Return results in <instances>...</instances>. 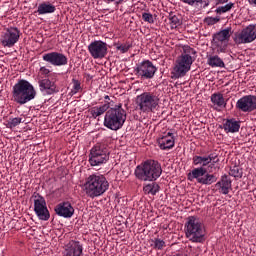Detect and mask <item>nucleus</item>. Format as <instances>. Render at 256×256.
Wrapping results in <instances>:
<instances>
[{
	"label": "nucleus",
	"mask_w": 256,
	"mask_h": 256,
	"mask_svg": "<svg viewBox=\"0 0 256 256\" xmlns=\"http://www.w3.org/2000/svg\"><path fill=\"white\" fill-rule=\"evenodd\" d=\"M116 47V51H120V53H127L129 49L132 47L131 43L126 42V43H116L114 44Z\"/></svg>",
	"instance_id": "c9c22d12"
},
{
	"label": "nucleus",
	"mask_w": 256,
	"mask_h": 256,
	"mask_svg": "<svg viewBox=\"0 0 256 256\" xmlns=\"http://www.w3.org/2000/svg\"><path fill=\"white\" fill-rule=\"evenodd\" d=\"M109 148L105 144H97L92 147L89 155V163L91 167H99L105 165L109 161Z\"/></svg>",
	"instance_id": "6e6552de"
},
{
	"label": "nucleus",
	"mask_w": 256,
	"mask_h": 256,
	"mask_svg": "<svg viewBox=\"0 0 256 256\" xmlns=\"http://www.w3.org/2000/svg\"><path fill=\"white\" fill-rule=\"evenodd\" d=\"M108 3H113V2H115V1H117V0H106ZM120 2L121 1H123V0H119Z\"/></svg>",
	"instance_id": "c03bdc74"
},
{
	"label": "nucleus",
	"mask_w": 256,
	"mask_h": 256,
	"mask_svg": "<svg viewBox=\"0 0 256 256\" xmlns=\"http://www.w3.org/2000/svg\"><path fill=\"white\" fill-rule=\"evenodd\" d=\"M127 121V111L123 109V104L110 108L104 116V127L111 131H119Z\"/></svg>",
	"instance_id": "39448f33"
},
{
	"label": "nucleus",
	"mask_w": 256,
	"mask_h": 256,
	"mask_svg": "<svg viewBox=\"0 0 256 256\" xmlns=\"http://www.w3.org/2000/svg\"><path fill=\"white\" fill-rule=\"evenodd\" d=\"M83 88L81 87V81L73 78L72 79V88H71V95H77L79 91H82Z\"/></svg>",
	"instance_id": "473e14b6"
},
{
	"label": "nucleus",
	"mask_w": 256,
	"mask_h": 256,
	"mask_svg": "<svg viewBox=\"0 0 256 256\" xmlns=\"http://www.w3.org/2000/svg\"><path fill=\"white\" fill-rule=\"evenodd\" d=\"M216 189H218L219 193L222 195H229V191L232 189V181L231 178L227 175L221 176L220 181L215 184Z\"/></svg>",
	"instance_id": "5701e85b"
},
{
	"label": "nucleus",
	"mask_w": 256,
	"mask_h": 256,
	"mask_svg": "<svg viewBox=\"0 0 256 256\" xmlns=\"http://www.w3.org/2000/svg\"><path fill=\"white\" fill-rule=\"evenodd\" d=\"M64 256H82L83 255V244L79 241L71 240L65 245Z\"/></svg>",
	"instance_id": "aec40b11"
},
{
	"label": "nucleus",
	"mask_w": 256,
	"mask_h": 256,
	"mask_svg": "<svg viewBox=\"0 0 256 256\" xmlns=\"http://www.w3.org/2000/svg\"><path fill=\"white\" fill-rule=\"evenodd\" d=\"M207 64L210 67H220V69H223L225 67V62H223V59H221L219 56H209L207 60Z\"/></svg>",
	"instance_id": "c85d7f7f"
},
{
	"label": "nucleus",
	"mask_w": 256,
	"mask_h": 256,
	"mask_svg": "<svg viewBox=\"0 0 256 256\" xmlns=\"http://www.w3.org/2000/svg\"><path fill=\"white\" fill-rule=\"evenodd\" d=\"M229 175L235 177V179H241L243 177V170L237 166L230 168Z\"/></svg>",
	"instance_id": "72a5a7b5"
},
{
	"label": "nucleus",
	"mask_w": 256,
	"mask_h": 256,
	"mask_svg": "<svg viewBox=\"0 0 256 256\" xmlns=\"http://www.w3.org/2000/svg\"><path fill=\"white\" fill-rule=\"evenodd\" d=\"M56 215L64 217V219H71L75 215V208L71 205V202H62L55 208Z\"/></svg>",
	"instance_id": "412c9836"
},
{
	"label": "nucleus",
	"mask_w": 256,
	"mask_h": 256,
	"mask_svg": "<svg viewBox=\"0 0 256 256\" xmlns=\"http://www.w3.org/2000/svg\"><path fill=\"white\" fill-rule=\"evenodd\" d=\"M225 3H229V0H216V5H225Z\"/></svg>",
	"instance_id": "a19ab883"
},
{
	"label": "nucleus",
	"mask_w": 256,
	"mask_h": 256,
	"mask_svg": "<svg viewBox=\"0 0 256 256\" xmlns=\"http://www.w3.org/2000/svg\"><path fill=\"white\" fill-rule=\"evenodd\" d=\"M223 129L226 133H239V129H241V122L235 119H227L223 123Z\"/></svg>",
	"instance_id": "b1692460"
},
{
	"label": "nucleus",
	"mask_w": 256,
	"mask_h": 256,
	"mask_svg": "<svg viewBox=\"0 0 256 256\" xmlns=\"http://www.w3.org/2000/svg\"><path fill=\"white\" fill-rule=\"evenodd\" d=\"M166 23L169 25L170 29H177V27H180L182 22L177 15H169Z\"/></svg>",
	"instance_id": "c756f323"
},
{
	"label": "nucleus",
	"mask_w": 256,
	"mask_h": 256,
	"mask_svg": "<svg viewBox=\"0 0 256 256\" xmlns=\"http://www.w3.org/2000/svg\"><path fill=\"white\" fill-rule=\"evenodd\" d=\"M40 72L42 73V75H49V73H51V71L47 67H41Z\"/></svg>",
	"instance_id": "ea45409f"
},
{
	"label": "nucleus",
	"mask_w": 256,
	"mask_h": 256,
	"mask_svg": "<svg viewBox=\"0 0 256 256\" xmlns=\"http://www.w3.org/2000/svg\"><path fill=\"white\" fill-rule=\"evenodd\" d=\"M161 187L157 182H152L149 184L144 185L143 191L146 195H157L159 193Z\"/></svg>",
	"instance_id": "bb28decb"
},
{
	"label": "nucleus",
	"mask_w": 256,
	"mask_h": 256,
	"mask_svg": "<svg viewBox=\"0 0 256 256\" xmlns=\"http://www.w3.org/2000/svg\"><path fill=\"white\" fill-rule=\"evenodd\" d=\"M219 21H221V17L216 16V17H206L204 19V23H206V25H217V23H219Z\"/></svg>",
	"instance_id": "e433bc0d"
},
{
	"label": "nucleus",
	"mask_w": 256,
	"mask_h": 256,
	"mask_svg": "<svg viewBox=\"0 0 256 256\" xmlns=\"http://www.w3.org/2000/svg\"><path fill=\"white\" fill-rule=\"evenodd\" d=\"M211 102L213 103L214 107H225L227 104L225 103V98L221 93H214L211 95Z\"/></svg>",
	"instance_id": "cd10ccee"
},
{
	"label": "nucleus",
	"mask_w": 256,
	"mask_h": 256,
	"mask_svg": "<svg viewBox=\"0 0 256 256\" xmlns=\"http://www.w3.org/2000/svg\"><path fill=\"white\" fill-rule=\"evenodd\" d=\"M248 3L256 7V0H248Z\"/></svg>",
	"instance_id": "79ce46f5"
},
{
	"label": "nucleus",
	"mask_w": 256,
	"mask_h": 256,
	"mask_svg": "<svg viewBox=\"0 0 256 256\" xmlns=\"http://www.w3.org/2000/svg\"><path fill=\"white\" fill-rule=\"evenodd\" d=\"M236 107L242 113H251L256 109V96L246 95L236 102Z\"/></svg>",
	"instance_id": "a211bd4d"
},
{
	"label": "nucleus",
	"mask_w": 256,
	"mask_h": 256,
	"mask_svg": "<svg viewBox=\"0 0 256 256\" xmlns=\"http://www.w3.org/2000/svg\"><path fill=\"white\" fill-rule=\"evenodd\" d=\"M162 173L161 164L155 160H146L134 171V175L139 181H157Z\"/></svg>",
	"instance_id": "20e7f679"
},
{
	"label": "nucleus",
	"mask_w": 256,
	"mask_h": 256,
	"mask_svg": "<svg viewBox=\"0 0 256 256\" xmlns=\"http://www.w3.org/2000/svg\"><path fill=\"white\" fill-rule=\"evenodd\" d=\"M21 37V31L17 27H10L5 29L0 37V43L2 47H15V44L19 42Z\"/></svg>",
	"instance_id": "f8f14e48"
},
{
	"label": "nucleus",
	"mask_w": 256,
	"mask_h": 256,
	"mask_svg": "<svg viewBox=\"0 0 256 256\" xmlns=\"http://www.w3.org/2000/svg\"><path fill=\"white\" fill-rule=\"evenodd\" d=\"M134 71L139 79L145 81L146 79H153L155 77L157 67L153 65V62L144 60L136 65Z\"/></svg>",
	"instance_id": "9b49d317"
},
{
	"label": "nucleus",
	"mask_w": 256,
	"mask_h": 256,
	"mask_svg": "<svg viewBox=\"0 0 256 256\" xmlns=\"http://www.w3.org/2000/svg\"><path fill=\"white\" fill-rule=\"evenodd\" d=\"M21 123H23V118H20V117L10 118L6 124V127L8 129H15V127H17L18 125H21Z\"/></svg>",
	"instance_id": "2f4dec72"
},
{
	"label": "nucleus",
	"mask_w": 256,
	"mask_h": 256,
	"mask_svg": "<svg viewBox=\"0 0 256 256\" xmlns=\"http://www.w3.org/2000/svg\"><path fill=\"white\" fill-rule=\"evenodd\" d=\"M182 3H186V5H190L193 7V5H196L197 3H203V0H180Z\"/></svg>",
	"instance_id": "58836bf2"
},
{
	"label": "nucleus",
	"mask_w": 256,
	"mask_h": 256,
	"mask_svg": "<svg viewBox=\"0 0 256 256\" xmlns=\"http://www.w3.org/2000/svg\"><path fill=\"white\" fill-rule=\"evenodd\" d=\"M192 163L195 167H208L209 173H213L215 169H219V167L215 166V163H219V158L215 154H209L208 156H198L195 155L192 158Z\"/></svg>",
	"instance_id": "4468645a"
},
{
	"label": "nucleus",
	"mask_w": 256,
	"mask_h": 256,
	"mask_svg": "<svg viewBox=\"0 0 256 256\" xmlns=\"http://www.w3.org/2000/svg\"><path fill=\"white\" fill-rule=\"evenodd\" d=\"M104 100H105V103H109L110 101L109 95L104 96Z\"/></svg>",
	"instance_id": "37998d69"
},
{
	"label": "nucleus",
	"mask_w": 256,
	"mask_h": 256,
	"mask_svg": "<svg viewBox=\"0 0 256 256\" xmlns=\"http://www.w3.org/2000/svg\"><path fill=\"white\" fill-rule=\"evenodd\" d=\"M229 39H231V28L223 29L213 35V45L218 53H225L227 51Z\"/></svg>",
	"instance_id": "ddd939ff"
},
{
	"label": "nucleus",
	"mask_w": 256,
	"mask_h": 256,
	"mask_svg": "<svg viewBox=\"0 0 256 256\" xmlns=\"http://www.w3.org/2000/svg\"><path fill=\"white\" fill-rule=\"evenodd\" d=\"M160 101L159 96L155 93L143 92L136 96L135 104L140 113L149 115V113H155L159 109Z\"/></svg>",
	"instance_id": "0eeeda50"
},
{
	"label": "nucleus",
	"mask_w": 256,
	"mask_h": 256,
	"mask_svg": "<svg viewBox=\"0 0 256 256\" xmlns=\"http://www.w3.org/2000/svg\"><path fill=\"white\" fill-rule=\"evenodd\" d=\"M256 39V24H250L243 28L240 32H236L233 37L236 45H246L247 43H253Z\"/></svg>",
	"instance_id": "9d476101"
},
{
	"label": "nucleus",
	"mask_w": 256,
	"mask_h": 256,
	"mask_svg": "<svg viewBox=\"0 0 256 256\" xmlns=\"http://www.w3.org/2000/svg\"><path fill=\"white\" fill-rule=\"evenodd\" d=\"M233 7H235V3L229 2L223 6H218L215 10V13L218 15H223V13H229Z\"/></svg>",
	"instance_id": "7c9ffc66"
},
{
	"label": "nucleus",
	"mask_w": 256,
	"mask_h": 256,
	"mask_svg": "<svg viewBox=\"0 0 256 256\" xmlns=\"http://www.w3.org/2000/svg\"><path fill=\"white\" fill-rule=\"evenodd\" d=\"M186 237L192 243H203L205 241V225L197 216H189L184 225Z\"/></svg>",
	"instance_id": "423d86ee"
},
{
	"label": "nucleus",
	"mask_w": 256,
	"mask_h": 256,
	"mask_svg": "<svg viewBox=\"0 0 256 256\" xmlns=\"http://www.w3.org/2000/svg\"><path fill=\"white\" fill-rule=\"evenodd\" d=\"M55 11H57V8L49 2H43L39 4L37 8L38 15H49L55 13Z\"/></svg>",
	"instance_id": "a878e982"
},
{
	"label": "nucleus",
	"mask_w": 256,
	"mask_h": 256,
	"mask_svg": "<svg viewBox=\"0 0 256 256\" xmlns=\"http://www.w3.org/2000/svg\"><path fill=\"white\" fill-rule=\"evenodd\" d=\"M107 43L95 40L88 45V51L93 59H103L107 55Z\"/></svg>",
	"instance_id": "f3484780"
},
{
	"label": "nucleus",
	"mask_w": 256,
	"mask_h": 256,
	"mask_svg": "<svg viewBox=\"0 0 256 256\" xmlns=\"http://www.w3.org/2000/svg\"><path fill=\"white\" fill-rule=\"evenodd\" d=\"M39 89L44 95H54V93H59V88L55 81L45 78L38 81Z\"/></svg>",
	"instance_id": "6ab92c4d"
},
{
	"label": "nucleus",
	"mask_w": 256,
	"mask_h": 256,
	"mask_svg": "<svg viewBox=\"0 0 256 256\" xmlns=\"http://www.w3.org/2000/svg\"><path fill=\"white\" fill-rule=\"evenodd\" d=\"M197 59V51L190 46H183L182 53L176 59L175 65L172 69V79H181L191 71V65Z\"/></svg>",
	"instance_id": "f257e3e1"
},
{
	"label": "nucleus",
	"mask_w": 256,
	"mask_h": 256,
	"mask_svg": "<svg viewBox=\"0 0 256 256\" xmlns=\"http://www.w3.org/2000/svg\"><path fill=\"white\" fill-rule=\"evenodd\" d=\"M151 243V247H153V249H157L158 251H161L165 247V242L160 238L152 239Z\"/></svg>",
	"instance_id": "f704fd0d"
},
{
	"label": "nucleus",
	"mask_w": 256,
	"mask_h": 256,
	"mask_svg": "<svg viewBox=\"0 0 256 256\" xmlns=\"http://www.w3.org/2000/svg\"><path fill=\"white\" fill-rule=\"evenodd\" d=\"M84 189L88 197L95 199L109 190V181L103 174H91L86 178Z\"/></svg>",
	"instance_id": "f03ea898"
},
{
	"label": "nucleus",
	"mask_w": 256,
	"mask_h": 256,
	"mask_svg": "<svg viewBox=\"0 0 256 256\" xmlns=\"http://www.w3.org/2000/svg\"><path fill=\"white\" fill-rule=\"evenodd\" d=\"M201 185H213L217 182V176L207 171V168L197 167L188 173V181L195 180Z\"/></svg>",
	"instance_id": "1a4fd4ad"
},
{
	"label": "nucleus",
	"mask_w": 256,
	"mask_h": 256,
	"mask_svg": "<svg viewBox=\"0 0 256 256\" xmlns=\"http://www.w3.org/2000/svg\"><path fill=\"white\" fill-rule=\"evenodd\" d=\"M34 213L40 221H49L51 214L47 208V201L39 194L34 196Z\"/></svg>",
	"instance_id": "2eb2a0df"
},
{
	"label": "nucleus",
	"mask_w": 256,
	"mask_h": 256,
	"mask_svg": "<svg viewBox=\"0 0 256 256\" xmlns=\"http://www.w3.org/2000/svg\"><path fill=\"white\" fill-rule=\"evenodd\" d=\"M35 97H37V91L27 80H19L12 88V101L18 105H25Z\"/></svg>",
	"instance_id": "7ed1b4c3"
},
{
	"label": "nucleus",
	"mask_w": 256,
	"mask_h": 256,
	"mask_svg": "<svg viewBox=\"0 0 256 256\" xmlns=\"http://www.w3.org/2000/svg\"><path fill=\"white\" fill-rule=\"evenodd\" d=\"M142 19H143V21H145L146 23H150V24L155 23V18H153V14H151V13L144 12V13L142 14Z\"/></svg>",
	"instance_id": "4c0bfd02"
},
{
	"label": "nucleus",
	"mask_w": 256,
	"mask_h": 256,
	"mask_svg": "<svg viewBox=\"0 0 256 256\" xmlns=\"http://www.w3.org/2000/svg\"><path fill=\"white\" fill-rule=\"evenodd\" d=\"M43 61L54 67H63L69 63L67 56L61 52H50L42 56Z\"/></svg>",
	"instance_id": "dca6fc26"
},
{
	"label": "nucleus",
	"mask_w": 256,
	"mask_h": 256,
	"mask_svg": "<svg viewBox=\"0 0 256 256\" xmlns=\"http://www.w3.org/2000/svg\"><path fill=\"white\" fill-rule=\"evenodd\" d=\"M109 107H111L110 102H106L100 106H94L90 109V115L93 119H97V117H101V115H105L109 111Z\"/></svg>",
	"instance_id": "393cba45"
},
{
	"label": "nucleus",
	"mask_w": 256,
	"mask_h": 256,
	"mask_svg": "<svg viewBox=\"0 0 256 256\" xmlns=\"http://www.w3.org/2000/svg\"><path fill=\"white\" fill-rule=\"evenodd\" d=\"M158 145L162 151L173 149V147H175V136H173V133L167 132L165 135L158 138Z\"/></svg>",
	"instance_id": "4be33fe9"
}]
</instances>
